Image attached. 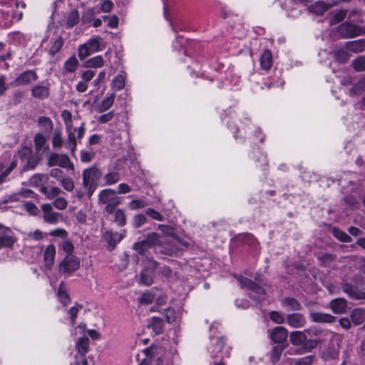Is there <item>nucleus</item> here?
<instances>
[{
	"label": "nucleus",
	"mask_w": 365,
	"mask_h": 365,
	"mask_svg": "<svg viewBox=\"0 0 365 365\" xmlns=\"http://www.w3.org/2000/svg\"><path fill=\"white\" fill-rule=\"evenodd\" d=\"M63 145L61 132L55 130L52 136V146L53 148L60 149Z\"/></svg>",
	"instance_id": "obj_47"
},
{
	"label": "nucleus",
	"mask_w": 365,
	"mask_h": 365,
	"mask_svg": "<svg viewBox=\"0 0 365 365\" xmlns=\"http://www.w3.org/2000/svg\"><path fill=\"white\" fill-rule=\"evenodd\" d=\"M15 158H19L21 163L25 164L23 168L24 170L30 168L33 169L38 163V160L31 156V150L26 147L21 148V150H19L18 155Z\"/></svg>",
	"instance_id": "obj_10"
},
{
	"label": "nucleus",
	"mask_w": 365,
	"mask_h": 365,
	"mask_svg": "<svg viewBox=\"0 0 365 365\" xmlns=\"http://www.w3.org/2000/svg\"><path fill=\"white\" fill-rule=\"evenodd\" d=\"M351 65L356 71H365V56H361L358 57L352 61Z\"/></svg>",
	"instance_id": "obj_49"
},
{
	"label": "nucleus",
	"mask_w": 365,
	"mask_h": 365,
	"mask_svg": "<svg viewBox=\"0 0 365 365\" xmlns=\"http://www.w3.org/2000/svg\"><path fill=\"white\" fill-rule=\"evenodd\" d=\"M133 248L140 255H144L150 247L145 244H144L143 241L141 240L140 242H137L133 244Z\"/></svg>",
	"instance_id": "obj_54"
},
{
	"label": "nucleus",
	"mask_w": 365,
	"mask_h": 365,
	"mask_svg": "<svg viewBox=\"0 0 365 365\" xmlns=\"http://www.w3.org/2000/svg\"><path fill=\"white\" fill-rule=\"evenodd\" d=\"M332 234L336 238H337L339 240H340L341 242H351V237H349L344 232H343L337 228L332 229Z\"/></svg>",
	"instance_id": "obj_48"
},
{
	"label": "nucleus",
	"mask_w": 365,
	"mask_h": 365,
	"mask_svg": "<svg viewBox=\"0 0 365 365\" xmlns=\"http://www.w3.org/2000/svg\"><path fill=\"white\" fill-rule=\"evenodd\" d=\"M287 335L288 332L285 328L277 327L272 331L270 337L274 342L280 344L287 339Z\"/></svg>",
	"instance_id": "obj_18"
},
{
	"label": "nucleus",
	"mask_w": 365,
	"mask_h": 365,
	"mask_svg": "<svg viewBox=\"0 0 365 365\" xmlns=\"http://www.w3.org/2000/svg\"><path fill=\"white\" fill-rule=\"evenodd\" d=\"M78 52V57L81 60L84 59L92 53L86 43L79 46Z\"/></svg>",
	"instance_id": "obj_58"
},
{
	"label": "nucleus",
	"mask_w": 365,
	"mask_h": 365,
	"mask_svg": "<svg viewBox=\"0 0 365 365\" xmlns=\"http://www.w3.org/2000/svg\"><path fill=\"white\" fill-rule=\"evenodd\" d=\"M79 267V259L73 255H67L59 264V272L70 274L77 270Z\"/></svg>",
	"instance_id": "obj_9"
},
{
	"label": "nucleus",
	"mask_w": 365,
	"mask_h": 365,
	"mask_svg": "<svg viewBox=\"0 0 365 365\" xmlns=\"http://www.w3.org/2000/svg\"><path fill=\"white\" fill-rule=\"evenodd\" d=\"M318 344V341L316 339H309L307 340L304 343L302 347L306 352L311 351L313 349H314Z\"/></svg>",
	"instance_id": "obj_63"
},
{
	"label": "nucleus",
	"mask_w": 365,
	"mask_h": 365,
	"mask_svg": "<svg viewBox=\"0 0 365 365\" xmlns=\"http://www.w3.org/2000/svg\"><path fill=\"white\" fill-rule=\"evenodd\" d=\"M78 65V59L75 56H72L65 61L63 69L66 72L73 73L76 70Z\"/></svg>",
	"instance_id": "obj_37"
},
{
	"label": "nucleus",
	"mask_w": 365,
	"mask_h": 365,
	"mask_svg": "<svg viewBox=\"0 0 365 365\" xmlns=\"http://www.w3.org/2000/svg\"><path fill=\"white\" fill-rule=\"evenodd\" d=\"M148 328L151 329L155 334L162 333L163 330V320L160 317H153L151 323L148 325Z\"/></svg>",
	"instance_id": "obj_33"
},
{
	"label": "nucleus",
	"mask_w": 365,
	"mask_h": 365,
	"mask_svg": "<svg viewBox=\"0 0 365 365\" xmlns=\"http://www.w3.org/2000/svg\"><path fill=\"white\" fill-rule=\"evenodd\" d=\"M240 285L242 288H247V289L251 290L255 294L252 297L255 299H261L265 294V291L264 288L257 284L255 282H252L251 279L245 278L242 276H239L237 277Z\"/></svg>",
	"instance_id": "obj_7"
},
{
	"label": "nucleus",
	"mask_w": 365,
	"mask_h": 365,
	"mask_svg": "<svg viewBox=\"0 0 365 365\" xmlns=\"http://www.w3.org/2000/svg\"><path fill=\"white\" fill-rule=\"evenodd\" d=\"M146 220L145 216L143 214L134 215L133 219V226L135 228H138L145 223Z\"/></svg>",
	"instance_id": "obj_56"
},
{
	"label": "nucleus",
	"mask_w": 365,
	"mask_h": 365,
	"mask_svg": "<svg viewBox=\"0 0 365 365\" xmlns=\"http://www.w3.org/2000/svg\"><path fill=\"white\" fill-rule=\"evenodd\" d=\"M86 132L85 123H82L81 126L76 129L67 130V139L64 143V146L71 150V155L75 156V152L77 148V140H81Z\"/></svg>",
	"instance_id": "obj_2"
},
{
	"label": "nucleus",
	"mask_w": 365,
	"mask_h": 365,
	"mask_svg": "<svg viewBox=\"0 0 365 365\" xmlns=\"http://www.w3.org/2000/svg\"><path fill=\"white\" fill-rule=\"evenodd\" d=\"M125 78L126 73L124 71L120 72V73L113 78L112 87L117 91L123 89L125 86Z\"/></svg>",
	"instance_id": "obj_34"
},
{
	"label": "nucleus",
	"mask_w": 365,
	"mask_h": 365,
	"mask_svg": "<svg viewBox=\"0 0 365 365\" xmlns=\"http://www.w3.org/2000/svg\"><path fill=\"white\" fill-rule=\"evenodd\" d=\"M56 256V248L53 245H49L43 252L45 267L51 269L54 264Z\"/></svg>",
	"instance_id": "obj_16"
},
{
	"label": "nucleus",
	"mask_w": 365,
	"mask_h": 365,
	"mask_svg": "<svg viewBox=\"0 0 365 365\" xmlns=\"http://www.w3.org/2000/svg\"><path fill=\"white\" fill-rule=\"evenodd\" d=\"M310 317L313 322L317 323H331L334 320L332 315L321 312H312L310 313Z\"/></svg>",
	"instance_id": "obj_26"
},
{
	"label": "nucleus",
	"mask_w": 365,
	"mask_h": 365,
	"mask_svg": "<svg viewBox=\"0 0 365 365\" xmlns=\"http://www.w3.org/2000/svg\"><path fill=\"white\" fill-rule=\"evenodd\" d=\"M98 13H99V11H96L95 8H89L87 10H86L82 15L81 21L83 24H91L93 20L94 16Z\"/></svg>",
	"instance_id": "obj_40"
},
{
	"label": "nucleus",
	"mask_w": 365,
	"mask_h": 365,
	"mask_svg": "<svg viewBox=\"0 0 365 365\" xmlns=\"http://www.w3.org/2000/svg\"><path fill=\"white\" fill-rule=\"evenodd\" d=\"M34 143L36 151H40L46 143V138L42 133H38L34 135Z\"/></svg>",
	"instance_id": "obj_43"
},
{
	"label": "nucleus",
	"mask_w": 365,
	"mask_h": 365,
	"mask_svg": "<svg viewBox=\"0 0 365 365\" xmlns=\"http://www.w3.org/2000/svg\"><path fill=\"white\" fill-rule=\"evenodd\" d=\"M101 42V38L95 37L89 39L87 42H86V43L87 46H88V49H90L91 53H94L100 50Z\"/></svg>",
	"instance_id": "obj_45"
},
{
	"label": "nucleus",
	"mask_w": 365,
	"mask_h": 365,
	"mask_svg": "<svg viewBox=\"0 0 365 365\" xmlns=\"http://www.w3.org/2000/svg\"><path fill=\"white\" fill-rule=\"evenodd\" d=\"M115 98V95L114 93H111L107 95L106 97L101 101V103L98 105L97 110L99 113H103L108 110L113 104Z\"/></svg>",
	"instance_id": "obj_30"
},
{
	"label": "nucleus",
	"mask_w": 365,
	"mask_h": 365,
	"mask_svg": "<svg viewBox=\"0 0 365 365\" xmlns=\"http://www.w3.org/2000/svg\"><path fill=\"white\" fill-rule=\"evenodd\" d=\"M337 31L341 38H353L365 34L364 29L350 23L341 24Z\"/></svg>",
	"instance_id": "obj_6"
},
{
	"label": "nucleus",
	"mask_w": 365,
	"mask_h": 365,
	"mask_svg": "<svg viewBox=\"0 0 365 365\" xmlns=\"http://www.w3.org/2000/svg\"><path fill=\"white\" fill-rule=\"evenodd\" d=\"M306 339L307 336L302 331H292L289 335L290 342L294 346H303L304 343L306 341Z\"/></svg>",
	"instance_id": "obj_27"
},
{
	"label": "nucleus",
	"mask_w": 365,
	"mask_h": 365,
	"mask_svg": "<svg viewBox=\"0 0 365 365\" xmlns=\"http://www.w3.org/2000/svg\"><path fill=\"white\" fill-rule=\"evenodd\" d=\"M35 193L29 189L21 190L19 193L14 194L11 196V199L14 200H21V198H33L34 197Z\"/></svg>",
	"instance_id": "obj_44"
},
{
	"label": "nucleus",
	"mask_w": 365,
	"mask_h": 365,
	"mask_svg": "<svg viewBox=\"0 0 365 365\" xmlns=\"http://www.w3.org/2000/svg\"><path fill=\"white\" fill-rule=\"evenodd\" d=\"M225 339L222 337L220 338L215 344L212 357H228L231 348L230 346L225 347Z\"/></svg>",
	"instance_id": "obj_15"
},
{
	"label": "nucleus",
	"mask_w": 365,
	"mask_h": 365,
	"mask_svg": "<svg viewBox=\"0 0 365 365\" xmlns=\"http://www.w3.org/2000/svg\"><path fill=\"white\" fill-rule=\"evenodd\" d=\"M38 127L44 133H51L53 129V123L49 117L40 116L37 120Z\"/></svg>",
	"instance_id": "obj_22"
},
{
	"label": "nucleus",
	"mask_w": 365,
	"mask_h": 365,
	"mask_svg": "<svg viewBox=\"0 0 365 365\" xmlns=\"http://www.w3.org/2000/svg\"><path fill=\"white\" fill-rule=\"evenodd\" d=\"M15 241L11 230L0 225V249L11 247Z\"/></svg>",
	"instance_id": "obj_13"
},
{
	"label": "nucleus",
	"mask_w": 365,
	"mask_h": 365,
	"mask_svg": "<svg viewBox=\"0 0 365 365\" xmlns=\"http://www.w3.org/2000/svg\"><path fill=\"white\" fill-rule=\"evenodd\" d=\"M342 290L346 293L350 297L354 299H364L365 293L361 292L357 287L349 283H344L342 285Z\"/></svg>",
	"instance_id": "obj_19"
},
{
	"label": "nucleus",
	"mask_w": 365,
	"mask_h": 365,
	"mask_svg": "<svg viewBox=\"0 0 365 365\" xmlns=\"http://www.w3.org/2000/svg\"><path fill=\"white\" fill-rule=\"evenodd\" d=\"M158 228L164 235L171 236L173 237V241L166 242L165 243H170L171 245H175L176 247L180 248V251L182 249V247H187L188 246V243L187 242L182 241L180 238L175 236L174 229L172 227L165 225H158Z\"/></svg>",
	"instance_id": "obj_11"
},
{
	"label": "nucleus",
	"mask_w": 365,
	"mask_h": 365,
	"mask_svg": "<svg viewBox=\"0 0 365 365\" xmlns=\"http://www.w3.org/2000/svg\"><path fill=\"white\" fill-rule=\"evenodd\" d=\"M57 295L60 302L63 305H67L70 302V298L67 293L66 285L63 282H61L58 289Z\"/></svg>",
	"instance_id": "obj_35"
},
{
	"label": "nucleus",
	"mask_w": 365,
	"mask_h": 365,
	"mask_svg": "<svg viewBox=\"0 0 365 365\" xmlns=\"http://www.w3.org/2000/svg\"><path fill=\"white\" fill-rule=\"evenodd\" d=\"M140 282L145 285L151 284L152 276L150 274L148 269H145L141 272Z\"/></svg>",
	"instance_id": "obj_64"
},
{
	"label": "nucleus",
	"mask_w": 365,
	"mask_h": 365,
	"mask_svg": "<svg viewBox=\"0 0 365 365\" xmlns=\"http://www.w3.org/2000/svg\"><path fill=\"white\" fill-rule=\"evenodd\" d=\"M42 218L44 222L55 225L62 220V215L61 213L53 211L51 204L45 203L41 205Z\"/></svg>",
	"instance_id": "obj_8"
},
{
	"label": "nucleus",
	"mask_w": 365,
	"mask_h": 365,
	"mask_svg": "<svg viewBox=\"0 0 365 365\" xmlns=\"http://www.w3.org/2000/svg\"><path fill=\"white\" fill-rule=\"evenodd\" d=\"M49 235L55 237H60L62 239H66L68 237V232L65 229L63 228H56L51 230L49 232Z\"/></svg>",
	"instance_id": "obj_57"
},
{
	"label": "nucleus",
	"mask_w": 365,
	"mask_h": 365,
	"mask_svg": "<svg viewBox=\"0 0 365 365\" xmlns=\"http://www.w3.org/2000/svg\"><path fill=\"white\" fill-rule=\"evenodd\" d=\"M346 15V11L341 10L337 12L330 20L331 24H336L343 21Z\"/></svg>",
	"instance_id": "obj_62"
},
{
	"label": "nucleus",
	"mask_w": 365,
	"mask_h": 365,
	"mask_svg": "<svg viewBox=\"0 0 365 365\" xmlns=\"http://www.w3.org/2000/svg\"><path fill=\"white\" fill-rule=\"evenodd\" d=\"M283 350L284 347L279 345L274 346L272 348L270 354V360L272 363H276L279 361Z\"/></svg>",
	"instance_id": "obj_46"
},
{
	"label": "nucleus",
	"mask_w": 365,
	"mask_h": 365,
	"mask_svg": "<svg viewBox=\"0 0 365 365\" xmlns=\"http://www.w3.org/2000/svg\"><path fill=\"white\" fill-rule=\"evenodd\" d=\"M335 58L340 62H345L349 58V54L344 49L338 50L334 53Z\"/></svg>",
	"instance_id": "obj_59"
},
{
	"label": "nucleus",
	"mask_w": 365,
	"mask_h": 365,
	"mask_svg": "<svg viewBox=\"0 0 365 365\" xmlns=\"http://www.w3.org/2000/svg\"><path fill=\"white\" fill-rule=\"evenodd\" d=\"M282 304L287 310L297 311L301 309L300 304L294 298L287 297L283 299Z\"/></svg>",
	"instance_id": "obj_36"
},
{
	"label": "nucleus",
	"mask_w": 365,
	"mask_h": 365,
	"mask_svg": "<svg viewBox=\"0 0 365 365\" xmlns=\"http://www.w3.org/2000/svg\"><path fill=\"white\" fill-rule=\"evenodd\" d=\"M59 184L62 187L68 191L71 192L74 190L75 184L73 180L68 176H63L59 181Z\"/></svg>",
	"instance_id": "obj_41"
},
{
	"label": "nucleus",
	"mask_w": 365,
	"mask_h": 365,
	"mask_svg": "<svg viewBox=\"0 0 365 365\" xmlns=\"http://www.w3.org/2000/svg\"><path fill=\"white\" fill-rule=\"evenodd\" d=\"M330 308L335 314H341L344 312L347 308V303L344 299L336 298L330 302Z\"/></svg>",
	"instance_id": "obj_20"
},
{
	"label": "nucleus",
	"mask_w": 365,
	"mask_h": 365,
	"mask_svg": "<svg viewBox=\"0 0 365 365\" xmlns=\"http://www.w3.org/2000/svg\"><path fill=\"white\" fill-rule=\"evenodd\" d=\"M101 176V172L96 166L85 169L83 172V186L88 187L92 193L96 190Z\"/></svg>",
	"instance_id": "obj_3"
},
{
	"label": "nucleus",
	"mask_w": 365,
	"mask_h": 365,
	"mask_svg": "<svg viewBox=\"0 0 365 365\" xmlns=\"http://www.w3.org/2000/svg\"><path fill=\"white\" fill-rule=\"evenodd\" d=\"M272 55L269 50L265 49L260 56V66L264 71H269L272 66Z\"/></svg>",
	"instance_id": "obj_24"
},
{
	"label": "nucleus",
	"mask_w": 365,
	"mask_h": 365,
	"mask_svg": "<svg viewBox=\"0 0 365 365\" xmlns=\"http://www.w3.org/2000/svg\"><path fill=\"white\" fill-rule=\"evenodd\" d=\"M104 65V61L101 56H96L93 57L83 63V66L87 68H101Z\"/></svg>",
	"instance_id": "obj_32"
},
{
	"label": "nucleus",
	"mask_w": 365,
	"mask_h": 365,
	"mask_svg": "<svg viewBox=\"0 0 365 365\" xmlns=\"http://www.w3.org/2000/svg\"><path fill=\"white\" fill-rule=\"evenodd\" d=\"M347 50L354 53H360L365 50V39L349 41L346 43Z\"/></svg>",
	"instance_id": "obj_23"
},
{
	"label": "nucleus",
	"mask_w": 365,
	"mask_h": 365,
	"mask_svg": "<svg viewBox=\"0 0 365 365\" xmlns=\"http://www.w3.org/2000/svg\"><path fill=\"white\" fill-rule=\"evenodd\" d=\"M95 157V153L93 151H87L83 150L80 153V159L83 163H89Z\"/></svg>",
	"instance_id": "obj_53"
},
{
	"label": "nucleus",
	"mask_w": 365,
	"mask_h": 365,
	"mask_svg": "<svg viewBox=\"0 0 365 365\" xmlns=\"http://www.w3.org/2000/svg\"><path fill=\"white\" fill-rule=\"evenodd\" d=\"M113 216V221L115 224H117L118 226L123 227L124 225H125L126 222H127V218H126L125 214L123 210L118 209V210H116V212H115V214Z\"/></svg>",
	"instance_id": "obj_38"
},
{
	"label": "nucleus",
	"mask_w": 365,
	"mask_h": 365,
	"mask_svg": "<svg viewBox=\"0 0 365 365\" xmlns=\"http://www.w3.org/2000/svg\"><path fill=\"white\" fill-rule=\"evenodd\" d=\"M90 340L88 337L79 338L76 343V349L78 355L75 356V360L70 365H88L86 354L89 350Z\"/></svg>",
	"instance_id": "obj_4"
},
{
	"label": "nucleus",
	"mask_w": 365,
	"mask_h": 365,
	"mask_svg": "<svg viewBox=\"0 0 365 365\" xmlns=\"http://www.w3.org/2000/svg\"><path fill=\"white\" fill-rule=\"evenodd\" d=\"M103 180L105 181L104 185H110L118 182L120 180V175L118 172L113 171L107 173Z\"/></svg>",
	"instance_id": "obj_42"
},
{
	"label": "nucleus",
	"mask_w": 365,
	"mask_h": 365,
	"mask_svg": "<svg viewBox=\"0 0 365 365\" xmlns=\"http://www.w3.org/2000/svg\"><path fill=\"white\" fill-rule=\"evenodd\" d=\"M52 205L56 209L59 210H63L67 207L68 202L64 197L59 196L54 199V201L53 202Z\"/></svg>",
	"instance_id": "obj_52"
},
{
	"label": "nucleus",
	"mask_w": 365,
	"mask_h": 365,
	"mask_svg": "<svg viewBox=\"0 0 365 365\" xmlns=\"http://www.w3.org/2000/svg\"><path fill=\"white\" fill-rule=\"evenodd\" d=\"M98 199L103 204H120V198L111 189H105L99 193Z\"/></svg>",
	"instance_id": "obj_14"
},
{
	"label": "nucleus",
	"mask_w": 365,
	"mask_h": 365,
	"mask_svg": "<svg viewBox=\"0 0 365 365\" xmlns=\"http://www.w3.org/2000/svg\"><path fill=\"white\" fill-rule=\"evenodd\" d=\"M143 241L150 249L155 246L160 247V252L163 255H173L180 252L178 247H176L175 245H171L170 243H165L161 236L157 232H153L148 234Z\"/></svg>",
	"instance_id": "obj_1"
},
{
	"label": "nucleus",
	"mask_w": 365,
	"mask_h": 365,
	"mask_svg": "<svg viewBox=\"0 0 365 365\" xmlns=\"http://www.w3.org/2000/svg\"><path fill=\"white\" fill-rule=\"evenodd\" d=\"M38 78L37 73L33 70H28L21 73L11 83L12 86L27 85Z\"/></svg>",
	"instance_id": "obj_12"
},
{
	"label": "nucleus",
	"mask_w": 365,
	"mask_h": 365,
	"mask_svg": "<svg viewBox=\"0 0 365 365\" xmlns=\"http://www.w3.org/2000/svg\"><path fill=\"white\" fill-rule=\"evenodd\" d=\"M103 19L108 20V26L110 28L115 29L118 26L119 19L115 15L103 16Z\"/></svg>",
	"instance_id": "obj_61"
},
{
	"label": "nucleus",
	"mask_w": 365,
	"mask_h": 365,
	"mask_svg": "<svg viewBox=\"0 0 365 365\" xmlns=\"http://www.w3.org/2000/svg\"><path fill=\"white\" fill-rule=\"evenodd\" d=\"M31 95L38 99L46 98L49 95V88L44 86H36L31 89Z\"/></svg>",
	"instance_id": "obj_28"
},
{
	"label": "nucleus",
	"mask_w": 365,
	"mask_h": 365,
	"mask_svg": "<svg viewBox=\"0 0 365 365\" xmlns=\"http://www.w3.org/2000/svg\"><path fill=\"white\" fill-rule=\"evenodd\" d=\"M162 312L165 315V317L168 323H172L176 319V313L174 309L168 307L164 309Z\"/></svg>",
	"instance_id": "obj_55"
},
{
	"label": "nucleus",
	"mask_w": 365,
	"mask_h": 365,
	"mask_svg": "<svg viewBox=\"0 0 365 365\" xmlns=\"http://www.w3.org/2000/svg\"><path fill=\"white\" fill-rule=\"evenodd\" d=\"M103 238L113 250L115 245L123 238V235L118 232H112L111 231H106L103 235Z\"/></svg>",
	"instance_id": "obj_21"
},
{
	"label": "nucleus",
	"mask_w": 365,
	"mask_h": 365,
	"mask_svg": "<svg viewBox=\"0 0 365 365\" xmlns=\"http://www.w3.org/2000/svg\"><path fill=\"white\" fill-rule=\"evenodd\" d=\"M351 319L354 324H361L365 321V310L361 308L354 309L351 312Z\"/></svg>",
	"instance_id": "obj_31"
},
{
	"label": "nucleus",
	"mask_w": 365,
	"mask_h": 365,
	"mask_svg": "<svg viewBox=\"0 0 365 365\" xmlns=\"http://www.w3.org/2000/svg\"><path fill=\"white\" fill-rule=\"evenodd\" d=\"M40 191L44 194L48 200H54L63 193L62 190L56 186H53L50 188L43 186L40 188Z\"/></svg>",
	"instance_id": "obj_25"
},
{
	"label": "nucleus",
	"mask_w": 365,
	"mask_h": 365,
	"mask_svg": "<svg viewBox=\"0 0 365 365\" xmlns=\"http://www.w3.org/2000/svg\"><path fill=\"white\" fill-rule=\"evenodd\" d=\"M61 248L68 255H71L74 250V246L70 240L66 238L61 244Z\"/></svg>",
	"instance_id": "obj_60"
},
{
	"label": "nucleus",
	"mask_w": 365,
	"mask_h": 365,
	"mask_svg": "<svg viewBox=\"0 0 365 365\" xmlns=\"http://www.w3.org/2000/svg\"><path fill=\"white\" fill-rule=\"evenodd\" d=\"M47 159V165L49 167L59 166L61 168H68L72 172L75 170L73 163L66 154L51 153L49 154Z\"/></svg>",
	"instance_id": "obj_5"
},
{
	"label": "nucleus",
	"mask_w": 365,
	"mask_h": 365,
	"mask_svg": "<svg viewBox=\"0 0 365 365\" xmlns=\"http://www.w3.org/2000/svg\"><path fill=\"white\" fill-rule=\"evenodd\" d=\"M287 322L293 328H299L304 326L306 321L302 314L294 313L287 315Z\"/></svg>",
	"instance_id": "obj_17"
},
{
	"label": "nucleus",
	"mask_w": 365,
	"mask_h": 365,
	"mask_svg": "<svg viewBox=\"0 0 365 365\" xmlns=\"http://www.w3.org/2000/svg\"><path fill=\"white\" fill-rule=\"evenodd\" d=\"M63 44V39L62 37L59 36L58 37L51 45L50 49H49V53L51 56H54L56 53H58L60 49L61 48Z\"/></svg>",
	"instance_id": "obj_50"
},
{
	"label": "nucleus",
	"mask_w": 365,
	"mask_h": 365,
	"mask_svg": "<svg viewBox=\"0 0 365 365\" xmlns=\"http://www.w3.org/2000/svg\"><path fill=\"white\" fill-rule=\"evenodd\" d=\"M83 307L81 304H76L73 307H71L68 311V314L69 315V317L71 319V322L72 325L73 326L76 323V318L77 317V314L78 312L82 309Z\"/></svg>",
	"instance_id": "obj_51"
},
{
	"label": "nucleus",
	"mask_w": 365,
	"mask_h": 365,
	"mask_svg": "<svg viewBox=\"0 0 365 365\" xmlns=\"http://www.w3.org/2000/svg\"><path fill=\"white\" fill-rule=\"evenodd\" d=\"M79 21V14L76 9H73L68 12L66 16V24L68 27H73Z\"/></svg>",
	"instance_id": "obj_39"
},
{
	"label": "nucleus",
	"mask_w": 365,
	"mask_h": 365,
	"mask_svg": "<svg viewBox=\"0 0 365 365\" xmlns=\"http://www.w3.org/2000/svg\"><path fill=\"white\" fill-rule=\"evenodd\" d=\"M315 360L314 355H309L298 359H288L289 365H312Z\"/></svg>",
	"instance_id": "obj_29"
}]
</instances>
